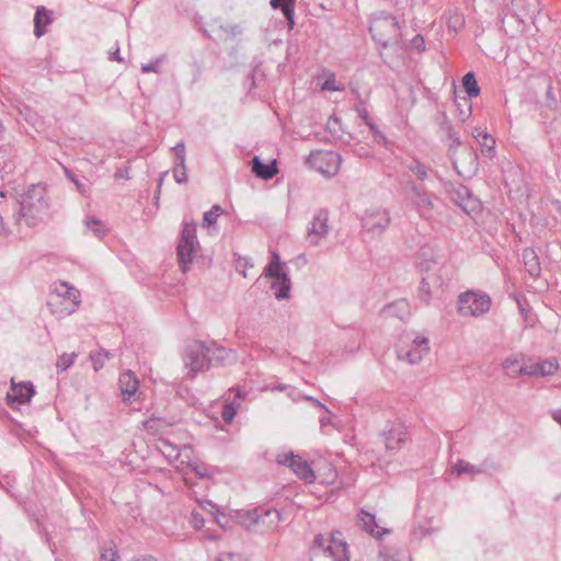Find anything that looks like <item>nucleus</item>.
I'll use <instances>...</instances> for the list:
<instances>
[{
    "label": "nucleus",
    "mask_w": 561,
    "mask_h": 561,
    "mask_svg": "<svg viewBox=\"0 0 561 561\" xmlns=\"http://www.w3.org/2000/svg\"><path fill=\"white\" fill-rule=\"evenodd\" d=\"M172 150L174 151L175 159L174 161H179L180 164L185 163L186 154H185V144L184 141L178 142Z\"/></svg>",
    "instance_id": "8fccbe9b"
},
{
    "label": "nucleus",
    "mask_w": 561,
    "mask_h": 561,
    "mask_svg": "<svg viewBox=\"0 0 561 561\" xmlns=\"http://www.w3.org/2000/svg\"><path fill=\"white\" fill-rule=\"evenodd\" d=\"M458 312L462 317H480L486 313L491 307V298L488 294L468 290L458 296Z\"/></svg>",
    "instance_id": "0eeeda50"
},
{
    "label": "nucleus",
    "mask_w": 561,
    "mask_h": 561,
    "mask_svg": "<svg viewBox=\"0 0 561 561\" xmlns=\"http://www.w3.org/2000/svg\"><path fill=\"white\" fill-rule=\"evenodd\" d=\"M462 85L469 98H476L480 94V88L473 72H467L462 77Z\"/></svg>",
    "instance_id": "a878e982"
},
{
    "label": "nucleus",
    "mask_w": 561,
    "mask_h": 561,
    "mask_svg": "<svg viewBox=\"0 0 561 561\" xmlns=\"http://www.w3.org/2000/svg\"><path fill=\"white\" fill-rule=\"evenodd\" d=\"M286 388L285 385H278L276 386L274 389H277V390H284Z\"/></svg>",
    "instance_id": "774afa93"
},
{
    "label": "nucleus",
    "mask_w": 561,
    "mask_h": 561,
    "mask_svg": "<svg viewBox=\"0 0 561 561\" xmlns=\"http://www.w3.org/2000/svg\"><path fill=\"white\" fill-rule=\"evenodd\" d=\"M481 472H483V470L481 468L476 467V466L471 465L470 462L462 460V459L457 460V462L453 467V473H456L458 477L466 474V473L478 474Z\"/></svg>",
    "instance_id": "bb28decb"
},
{
    "label": "nucleus",
    "mask_w": 561,
    "mask_h": 561,
    "mask_svg": "<svg viewBox=\"0 0 561 561\" xmlns=\"http://www.w3.org/2000/svg\"><path fill=\"white\" fill-rule=\"evenodd\" d=\"M1 234H8V230L5 229L2 216H0V236Z\"/></svg>",
    "instance_id": "0e129e2a"
},
{
    "label": "nucleus",
    "mask_w": 561,
    "mask_h": 561,
    "mask_svg": "<svg viewBox=\"0 0 561 561\" xmlns=\"http://www.w3.org/2000/svg\"><path fill=\"white\" fill-rule=\"evenodd\" d=\"M252 172L262 180H271L278 172L276 160L264 163L260 157L255 156L252 159Z\"/></svg>",
    "instance_id": "6ab92c4d"
},
{
    "label": "nucleus",
    "mask_w": 561,
    "mask_h": 561,
    "mask_svg": "<svg viewBox=\"0 0 561 561\" xmlns=\"http://www.w3.org/2000/svg\"><path fill=\"white\" fill-rule=\"evenodd\" d=\"M160 450L169 459L170 462L175 461L180 457V450L176 445L167 439L160 440Z\"/></svg>",
    "instance_id": "7c9ffc66"
},
{
    "label": "nucleus",
    "mask_w": 561,
    "mask_h": 561,
    "mask_svg": "<svg viewBox=\"0 0 561 561\" xmlns=\"http://www.w3.org/2000/svg\"><path fill=\"white\" fill-rule=\"evenodd\" d=\"M381 312L386 317H396L403 320L410 313L409 304L405 299H399L385 306Z\"/></svg>",
    "instance_id": "b1692460"
},
{
    "label": "nucleus",
    "mask_w": 561,
    "mask_h": 561,
    "mask_svg": "<svg viewBox=\"0 0 561 561\" xmlns=\"http://www.w3.org/2000/svg\"><path fill=\"white\" fill-rule=\"evenodd\" d=\"M114 176L116 179H128V169L118 170L117 172H115Z\"/></svg>",
    "instance_id": "13d9d810"
},
{
    "label": "nucleus",
    "mask_w": 561,
    "mask_h": 561,
    "mask_svg": "<svg viewBox=\"0 0 561 561\" xmlns=\"http://www.w3.org/2000/svg\"><path fill=\"white\" fill-rule=\"evenodd\" d=\"M65 174L69 180H71V182L75 183L80 193H85L84 185L79 182L78 178L69 169L65 168Z\"/></svg>",
    "instance_id": "864d4df0"
},
{
    "label": "nucleus",
    "mask_w": 561,
    "mask_h": 561,
    "mask_svg": "<svg viewBox=\"0 0 561 561\" xmlns=\"http://www.w3.org/2000/svg\"><path fill=\"white\" fill-rule=\"evenodd\" d=\"M263 275L276 279L287 275V273L284 271L283 264L277 265L276 263H268L264 268Z\"/></svg>",
    "instance_id": "c9c22d12"
},
{
    "label": "nucleus",
    "mask_w": 561,
    "mask_h": 561,
    "mask_svg": "<svg viewBox=\"0 0 561 561\" xmlns=\"http://www.w3.org/2000/svg\"><path fill=\"white\" fill-rule=\"evenodd\" d=\"M486 131H483V130H480L478 128H476L472 133V136L476 138V140H480L482 138V135L485 134Z\"/></svg>",
    "instance_id": "e2e57ef3"
},
{
    "label": "nucleus",
    "mask_w": 561,
    "mask_h": 561,
    "mask_svg": "<svg viewBox=\"0 0 561 561\" xmlns=\"http://www.w3.org/2000/svg\"><path fill=\"white\" fill-rule=\"evenodd\" d=\"M463 25V18L460 13L455 12L449 15L447 26L449 30L458 31Z\"/></svg>",
    "instance_id": "49530a36"
},
{
    "label": "nucleus",
    "mask_w": 561,
    "mask_h": 561,
    "mask_svg": "<svg viewBox=\"0 0 561 561\" xmlns=\"http://www.w3.org/2000/svg\"><path fill=\"white\" fill-rule=\"evenodd\" d=\"M51 23L50 12L44 7H38L34 15V35L39 38L46 33V27Z\"/></svg>",
    "instance_id": "412c9836"
},
{
    "label": "nucleus",
    "mask_w": 561,
    "mask_h": 561,
    "mask_svg": "<svg viewBox=\"0 0 561 561\" xmlns=\"http://www.w3.org/2000/svg\"><path fill=\"white\" fill-rule=\"evenodd\" d=\"M77 356L76 353H72V354H62L58 360H57V368L60 370V371H65L67 370L72 364H73V359L75 357Z\"/></svg>",
    "instance_id": "a18cd8bd"
},
{
    "label": "nucleus",
    "mask_w": 561,
    "mask_h": 561,
    "mask_svg": "<svg viewBox=\"0 0 561 561\" xmlns=\"http://www.w3.org/2000/svg\"><path fill=\"white\" fill-rule=\"evenodd\" d=\"M133 561H158V560L152 558V557H150V556H145V557H141V558L134 559Z\"/></svg>",
    "instance_id": "69168bd1"
},
{
    "label": "nucleus",
    "mask_w": 561,
    "mask_h": 561,
    "mask_svg": "<svg viewBox=\"0 0 561 561\" xmlns=\"http://www.w3.org/2000/svg\"><path fill=\"white\" fill-rule=\"evenodd\" d=\"M272 289L275 290L274 295L277 300H283L289 297V291L291 288L290 278L287 275H284L279 278L273 279Z\"/></svg>",
    "instance_id": "393cba45"
},
{
    "label": "nucleus",
    "mask_w": 561,
    "mask_h": 561,
    "mask_svg": "<svg viewBox=\"0 0 561 561\" xmlns=\"http://www.w3.org/2000/svg\"><path fill=\"white\" fill-rule=\"evenodd\" d=\"M239 405L240 404L237 403L236 400L224 405L221 417L226 423L229 424L233 421L234 416L237 415V410Z\"/></svg>",
    "instance_id": "e433bc0d"
},
{
    "label": "nucleus",
    "mask_w": 561,
    "mask_h": 561,
    "mask_svg": "<svg viewBox=\"0 0 561 561\" xmlns=\"http://www.w3.org/2000/svg\"><path fill=\"white\" fill-rule=\"evenodd\" d=\"M456 194L459 198V206L465 210V211H468L467 207L469 206V204L471 203H474L476 201L472 198V195L471 193L469 192V190L466 187V186H460L457 191H456Z\"/></svg>",
    "instance_id": "f704fd0d"
},
{
    "label": "nucleus",
    "mask_w": 561,
    "mask_h": 561,
    "mask_svg": "<svg viewBox=\"0 0 561 561\" xmlns=\"http://www.w3.org/2000/svg\"><path fill=\"white\" fill-rule=\"evenodd\" d=\"M173 178L179 184L186 183L187 174L185 163L180 164L179 161H174Z\"/></svg>",
    "instance_id": "79ce46f5"
},
{
    "label": "nucleus",
    "mask_w": 561,
    "mask_h": 561,
    "mask_svg": "<svg viewBox=\"0 0 561 561\" xmlns=\"http://www.w3.org/2000/svg\"><path fill=\"white\" fill-rule=\"evenodd\" d=\"M390 225V214L385 208H371L362 219L363 229L374 236H380Z\"/></svg>",
    "instance_id": "9b49d317"
},
{
    "label": "nucleus",
    "mask_w": 561,
    "mask_h": 561,
    "mask_svg": "<svg viewBox=\"0 0 561 561\" xmlns=\"http://www.w3.org/2000/svg\"><path fill=\"white\" fill-rule=\"evenodd\" d=\"M279 520H280V514L277 510H266L263 515H259L255 518L256 524H260V523L265 524L266 522H268L270 527H276L278 525Z\"/></svg>",
    "instance_id": "2f4dec72"
},
{
    "label": "nucleus",
    "mask_w": 561,
    "mask_h": 561,
    "mask_svg": "<svg viewBox=\"0 0 561 561\" xmlns=\"http://www.w3.org/2000/svg\"><path fill=\"white\" fill-rule=\"evenodd\" d=\"M165 60H167V56L165 55H161L160 57L156 58L154 60H151L148 64L141 65V71L144 73H148V72L159 73L160 72V66Z\"/></svg>",
    "instance_id": "58836bf2"
},
{
    "label": "nucleus",
    "mask_w": 561,
    "mask_h": 561,
    "mask_svg": "<svg viewBox=\"0 0 561 561\" xmlns=\"http://www.w3.org/2000/svg\"><path fill=\"white\" fill-rule=\"evenodd\" d=\"M111 60H116L118 62L123 61V58L119 55V48L117 47L116 50L111 55Z\"/></svg>",
    "instance_id": "bf43d9fd"
},
{
    "label": "nucleus",
    "mask_w": 561,
    "mask_h": 561,
    "mask_svg": "<svg viewBox=\"0 0 561 561\" xmlns=\"http://www.w3.org/2000/svg\"><path fill=\"white\" fill-rule=\"evenodd\" d=\"M306 163L330 179L337 174L342 157L334 151L314 150L307 157Z\"/></svg>",
    "instance_id": "6e6552de"
},
{
    "label": "nucleus",
    "mask_w": 561,
    "mask_h": 561,
    "mask_svg": "<svg viewBox=\"0 0 561 561\" xmlns=\"http://www.w3.org/2000/svg\"><path fill=\"white\" fill-rule=\"evenodd\" d=\"M35 394V388L32 382H12L11 390L7 393L8 404L14 409L16 404H24L31 401Z\"/></svg>",
    "instance_id": "2eb2a0df"
},
{
    "label": "nucleus",
    "mask_w": 561,
    "mask_h": 561,
    "mask_svg": "<svg viewBox=\"0 0 561 561\" xmlns=\"http://www.w3.org/2000/svg\"><path fill=\"white\" fill-rule=\"evenodd\" d=\"M222 213V208L219 205H214L209 210H207L203 216V226L210 227L214 225L220 214Z\"/></svg>",
    "instance_id": "72a5a7b5"
},
{
    "label": "nucleus",
    "mask_w": 561,
    "mask_h": 561,
    "mask_svg": "<svg viewBox=\"0 0 561 561\" xmlns=\"http://www.w3.org/2000/svg\"><path fill=\"white\" fill-rule=\"evenodd\" d=\"M112 356L113 355L108 351H106L104 348H101L98 352H92L90 354V359L92 362L93 369L95 371H99L100 369H102L104 364H105V362L107 359H110Z\"/></svg>",
    "instance_id": "cd10ccee"
},
{
    "label": "nucleus",
    "mask_w": 561,
    "mask_h": 561,
    "mask_svg": "<svg viewBox=\"0 0 561 561\" xmlns=\"http://www.w3.org/2000/svg\"><path fill=\"white\" fill-rule=\"evenodd\" d=\"M411 47L417 51L425 50V41L423 36L416 35L411 39Z\"/></svg>",
    "instance_id": "603ef678"
},
{
    "label": "nucleus",
    "mask_w": 561,
    "mask_h": 561,
    "mask_svg": "<svg viewBox=\"0 0 561 561\" xmlns=\"http://www.w3.org/2000/svg\"><path fill=\"white\" fill-rule=\"evenodd\" d=\"M382 439L387 451L394 454L408 442L407 428L401 423H392L382 432Z\"/></svg>",
    "instance_id": "ddd939ff"
},
{
    "label": "nucleus",
    "mask_w": 561,
    "mask_h": 561,
    "mask_svg": "<svg viewBox=\"0 0 561 561\" xmlns=\"http://www.w3.org/2000/svg\"><path fill=\"white\" fill-rule=\"evenodd\" d=\"M305 399L312 402L314 405H317L321 409H324L327 412H329V410L319 400H317L312 397H309V396H305Z\"/></svg>",
    "instance_id": "4d7b16f0"
},
{
    "label": "nucleus",
    "mask_w": 561,
    "mask_h": 561,
    "mask_svg": "<svg viewBox=\"0 0 561 561\" xmlns=\"http://www.w3.org/2000/svg\"><path fill=\"white\" fill-rule=\"evenodd\" d=\"M357 524L364 531L378 538L390 533L387 528H380L376 522V516L365 510H360L358 513Z\"/></svg>",
    "instance_id": "f3484780"
},
{
    "label": "nucleus",
    "mask_w": 561,
    "mask_h": 561,
    "mask_svg": "<svg viewBox=\"0 0 561 561\" xmlns=\"http://www.w3.org/2000/svg\"><path fill=\"white\" fill-rule=\"evenodd\" d=\"M197 247L196 224L184 222L176 247L178 262L182 272L185 273L193 262Z\"/></svg>",
    "instance_id": "423d86ee"
},
{
    "label": "nucleus",
    "mask_w": 561,
    "mask_h": 561,
    "mask_svg": "<svg viewBox=\"0 0 561 561\" xmlns=\"http://www.w3.org/2000/svg\"><path fill=\"white\" fill-rule=\"evenodd\" d=\"M559 369V363L556 358L525 363V369L522 370L525 376L547 377L554 375Z\"/></svg>",
    "instance_id": "4468645a"
},
{
    "label": "nucleus",
    "mask_w": 561,
    "mask_h": 561,
    "mask_svg": "<svg viewBox=\"0 0 561 561\" xmlns=\"http://www.w3.org/2000/svg\"><path fill=\"white\" fill-rule=\"evenodd\" d=\"M277 462L289 467L300 480L311 483L316 479L310 465L298 455L293 453L278 455Z\"/></svg>",
    "instance_id": "f8f14e48"
},
{
    "label": "nucleus",
    "mask_w": 561,
    "mask_h": 561,
    "mask_svg": "<svg viewBox=\"0 0 561 561\" xmlns=\"http://www.w3.org/2000/svg\"><path fill=\"white\" fill-rule=\"evenodd\" d=\"M62 287H65V293H60V295H68V297L75 302V305L79 304V293L73 290V288L69 287L68 284L62 283Z\"/></svg>",
    "instance_id": "3c124183"
},
{
    "label": "nucleus",
    "mask_w": 561,
    "mask_h": 561,
    "mask_svg": "<svg viewBox=\"0 0 561 561\" xmlns=\"http://www.w3.org/2000/svg\"><path fill=\"white\" fill-rule=\"evenodd\" d=\"M329 233V210L327 208L318 209L306 231V240L312 245L317 247L321 240Z\"/></svg>",
    "instance_id": "9d476101"
},
{
    "label": "nucleus",
    "mask_w": 561,
    "mask_h": 561,
    "mask_svg": "<svg viewBox=\"0 0 561 561\" xmlns=\"http://www.w3.org/2000/svg\"><path fill=\"white\" fill-rule=\"evenodd\" d=\"M295 3L296 0H271L270 4L273 9H280L287 20L288 28L293 30L295 26Z\"/></svg>",
    "instance_id": "4be33fe9"
},
{
    "label": "nucleus",
    "mask_w": 561,
    "mask_h": 561,
    "mask_svg": "<svg viewBox=\"0 0 561 561\" xmlns=\"http://www.w3.org/2000/svg\"><path fill=\"white\" fill-rule=\"evenodd\" d=\"M100 561H119L118 551L115 547H103L101 550Z\"/></svg>",
    "instance_id": "37998d69"
},
{
    "label": "nucleus",
    "mask_w": 561,
    "mask_h": 561,
    "mask_svg": "<svg viewBox=\"0 0 561 561\" xmlns=\"http://www.w3.org/2000/svg\"><path fill=\"white\" fill-rule=\"evenodd\" d=\"M552 419L561 425V410H554L552 412Z\"/></svg>",
    "instance_id": "052dcab7"
},
{
    "label": "nucleus",
    "mask_w": 561,
    "mask_h": 561,
    "mask_svg": "<svg viewBox=\"0 0 561 561\" xmlns=\"http://www.w3.org/2000/svg\"><path fill=\"white\" fill-rule=\"evenodd\" d=\"M328 131L332 135L334 139H341L342 127L341 122L337 117H330L327 124Z\"/></svg>",
    "instance_id": "ea45409f"
},
{
    "label": "nucleus",
    "mask_w": 561,
    "mask_h": 561,
    "mask_svg": "<svg viewBox=\"0 0 561 561\" xmlns=\"http://www.w3.org/2000/svg\"><path fill=\"white\" fill-rule=\"evenodd\" d=\"M118 385L124 400H126L136 393L139 387V381L131 370H127L119 375Z\"/></svg>",
    "instance_id": "a211bd4d"
},
{
    "label": "nucleus",
    "mask_w": 561,
    "mask_h": 561,
    "mask_svg": "<svg viewBox=\"0 0 561 561\" xmlns=\"http://www.w3.org/2000/svg\"><path fill=\"white\" fill-rule=\"evenodd\" d=\"M84 224H85L87 228L89 230H91L93 232V234L99 239H103V237L107 232L105 225L101 220H99L94 217L87 218Z\"/></svg>",
    "instance_id": "c756f323"
},
{
    "label": "nucleus",
    "mask_w": 561,
    "mask_h": 561,
    "mask_svg": "<svg viewBox=\"0 0 561 561\" xmlns=\"http://www.w3.org/2000/svg\"><path fill=\"white\" fill-rule=\"evenodd\" d=\"M192 470L196 473V476L201 478H208L213 474L214 470L211 467H208L204 463H194L191 465Z\"/></svg>",
    "instance_id": "de8ad7c7"
},
{
    "label": "nucleus",
    "mask_w": 561,
    "mask_h": 561,
    "mask_svg": "<svg viewBox=\"0 0 561 561\" xmlns=\"http://www.w3.org/2000/svg\"><path fill=\"white\" fill-rule=\"evenodd\" d=\"M209 350L206 342L194 341L185 346L183 351V363L187 370L186 378L193 379L198 373L209 368Z\"/></svg>",
    "instance_id": "20e7f679"
},
{
    "label": "nucleus",
    "mask_w": 561,
    "mask_h": 561,
    "mask_svg": "<svg viewBox=\"0 0 561 561\" xmlns=\"http://www.w3.org/2000/svg\"><path fill=\"white\" fill-rule=\"evenodd\" d=\"M215 561H248V559L240 553L221 552Z\"/></svg>",
    "instance_id": "09e8293b"
},
{
    "label": "nucleus",
    "mask_w": 561,
    "mask_h": 561,
    "mask_svg": "<svg viewBox=\"0 0 561 561\" xmlns=\"http://www.w3.org/2000/svg\"><path fill=\"white\" fill-rule=\"evenodd\" d=\"M48 208L45 190L39 184H33L19 202V213L14 215L16 225L24 220L27 227H35Z\"/></svg>",
    "instance_id": "f257e3e1"
},
{
    "label": "nucleus",
    "mask_w": 561,
    "mask_h": 561,
    "mask_svg": "<svg viewBox=\"0 0 561 561\" xmlns=\"http://www.w3.org/2000/svg\"><path fill=\"white\" fill-rule=\"evenodd\" d=\"M547 96L551 100H552V103H554V99L552 98V91H551V88L549 87L548 91H547Z\"/></svg>",
    "instance_id": "338daca9"
},
{
    "label": "nucleus",
    "mask_w": 561,
    "mask_h": 561,
    "mask_svg": "<svg viewBox=\"0 0 561 561\" xmlns=\"http://www.w3.org/2000/svg\"><path fill=\"white\" fill-rule=\"evenodd\" d=\"M408 169L412 172L417 180L425 181L428 176L427 168L417 159H413L409 164Z\"/></svg>",
    "instance_id": "473e14b6"
},
{
    "label": "nucleus",
    "mask_w": 561,
    "mask_h": 561,
    "mask_svg": "<svg viewBox=\"0 0 561 561\" xmlns=\"http://www.w3.org/2000/svg\"><path fill=\"white\" fill-rule=\"evenodd\" d=\"M417 298L421 302L428 305L431 300V286L426 278H423L420 283L417 290Z\"/></svg>",
    "instance_id": "4c0bfd02"
},
{
    "label": "nucleus",
    "mask_w": 561,
    "mask_h": 561,
    "mask_svg": "<svg viewBox=\"0 0 561 561\" xmlns=\"http://www.w3.org/2000/svg\"><path fill=\"white\" fill-rule=\"evenodd\" d=\"M502 367L505 375L510 378L525 376V374L522 371L525 369V363L520 364V358L518 355H511L506 357L502 364Z\"/></svg>",
    "instance_id": "5701e85b"
},
{
    "label": "nucleus",
    "mask_w": 561,
    "mask_h": 561,
    "mask_svg": "<svg viewBox=\"0 0 561 561\" xmlns=\"http://www.w3.org/2000/svg\"><path fill=\"white\" fill-rule=\"evenodd\" d=\"M481 146V151L484 156L493 158L495 154V140L489 133L482 135L480 140H477Z\"/></svg>",
    "instance_id": "c85d7f7f"
},
{
    "label": "nucleus",
    "mask_w": 561,
    "mask_h": 561,
    "mask_svg": "<svg viewBox=\"0 0 561 561\" xmlns=\"http://www.w3.org/2000/svg\"><path fill=\"white\" fill-rule=\"evenodd\" d=\"M430 352V342L425 336L410 332L401 335L397 345V357L410 365L419 364Z\"/></svg>",
    "instance_id": "f03ea898"
},
{
    "label": "nucleus",
    "mask_w": 561,
    "mask_h": 561,
    "mask_svg": "<svg viewBox=\"0 0 561 561\" xmlns=\"http://www.w3.org/2000/svg\"><path fill=\"white\" fill-rule=\"evenodd\" d=\"M206 346L209 350V367H220L234 362V354L231 350H228L215 342H206Z\"/></svg>",
    "instance_id": "dca6fc26"
},
{
    "label": "nucleus",
    "mask_w": 561,
    "mask_h": 561,
    "mask_svg": "<svg viewBox=\"0 0 561 561\" xmlns=\"http://www.w3.org/2000/svg\"><path fill=\"white\" fill-rule=\"evenodd\" d=\"M191 523L195 528H202L204 526V517L199 513L193 512Z\"/></svg>",
    "instance_id": "6e6d98bb"
},
{
    "label": "nucleus",
    "mask_w": 561,
    "mask_h": 561,
    "mask_svg": "<svg viewBox=\"0 0 561 561\" xmlns=\"http://www.w3.org/2000/svg\"><path fill=\"white\" fill-rule=\"evenodd\" d=\"M222 30L231 37H236L242 33V28L237 24L222 26Z\"/></svg>",
    "instance_id": "5fc2aeb1"
},
{
    "label": "nucleus",
    "mask_w": 561,
    "mask_h": 561,
    "mask_svg": "<svg viewBox=\"0 0 561 561\" xmlns=\"http://www.w3.org/2000/svg\"><path fill=\"white\" fill-rule=\"evenodd\" d=\"M355 111L357 115L365 122V124L369 127L370 130H375L377 126L370 121L368 111L363 102H358L355 105Z\"/></svg>",
    "instance_id": "a19ab883"
},
{
    "label": "nucleus",
    "mask_w": 561,
    "mask_h": 561,
    "mask_svg": "<svg viewBox=\"0 0 561 561\" xmlns=\"http://www.w3.org/2000/svg\"><path fill=\"white\" fill-rule=\"evenodd\" d=\"M270 263H276L277 265L283 264L277 252H272V260Z\"/></svg>",
    "instance_id": "680f3d73"
},
{
    "label": "nucleus",
    "mask_w": 561,
    "mask_h": 561,
    "mask_svg": "<svg viewBox=\"0 0 561 561\" xmlns=\"http://www.w3.org/2000/svg\"><path fill=\"white\" fill-rule=\"evenodd\" d=\"M369 32L374 41L383 47L392 43H398L400 38V27L398 20L391 14L381 12L374 16L369 25Z\"/></svg>",
    "instance_id": "7ed1b4c3"
},
{
    "label": "nucleus",
    "mask_w": 561,
    "mask_h": 561,
    "mask_svg": "<svg viewBox=\"0 0 561 561\" xmlns=\"http://www.w3.org/2000/svg\"><path fill=\"white\" fill-rule=\"evenodd\" d=\"M522 256L528 274L534 278L539 277L541 274V265L536 251L531 248H526L524 249Z\"/></svg>",
    "instance_id": "aec40b11"
},
{
    "label": "nucleus",
    "mask_w": 561,
    "mask_h": 561,
    "mask_svg": "<svg viewBox=\"0 0 561 561\" xmlns=\"http://www.w3.org/2000/svg\"><path fill=\"white\" fill-rule=\"evenodd\" d=\"M321 89L325 91H343L344 87L336 82L334 73H329Z\"/></svg>",
    "instance_id": "c03bdc74"
},
{
    "label": "nucleus",
    "mask_w": 561,
    "mask_h": 561,
    "mask_svg": "<svg viewBox=\"0 0 561 561\" xmlns=\"http://www.w3.org/2000/svg\"><path fill=\"white\" fill-rule=\"evenodd\" d=\"M311 549L322 551L333 561H350L347 543L340 531H333L328 536L317 535Z\"/></svg>",
    "instance_id": "39448f33"
},
{
    "label": "nucleus",
    "mask_w": 561,
    "mask_h": 561,
    "mask_svg": "<svg viewBox=\"0 0 561 561\" xmlns=\"http://www.w3.org/2000/svg\"><path fill=\"white\" fill-rule=\"evenodd\" d=\"M404 190L408 199L423 218H430L434 210L435 195L424 190L413 181H407Z\"/></svg>",
    "instance_id": "1a4fd4ad"
}]
</instances>
